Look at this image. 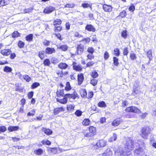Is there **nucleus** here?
Masks as SVG:
<instances>
[{
	"label": "nucleus",
	"instance_id": "obj_32",
	"mask_svg": "<svg viewBox=\"0 0 156 156\" xmlns=\"http://www.w3.org/2000/svg\"><path fill=\"white\" fill-rule=\"evenodd\" d=\"M98 105L99 107H106V105L104 101H101L99 102L98 104Z\"/></svg>",
	"mask_w": 156,
	"mask_h": 156
},
{
	"label": "nucleus",
	"instance_id": "obj_12",
	"mask_svg": "<svg viewBox=\"0 0 156 156\" xmlns=\"http://www.w3.org/2000/svg\"><path fill=\"white\" fill-rule=\"evenodd\" d=\"M103 8L105 12H111L112 11V7L111 5L104 4L103 5Z\"/></svg>",
	"mask_w": 156,
	"mask_h": 156
},
{
	"label": "nucleus",
	"instance_id": "obj_37",
	"mask_svg": "<svg viewBox=\"0 0 156 156\" xmlns=\"http://www.w3.org/2000/svg\"><path fill=\"white\" fill-rule=\"evenodd\" d=\"M43 63L45 66H49L50 64V60L48 59H45Z\"/></svg>",
	"mask_w": 156,
	"mask_h": 156
},
{
	"label": "nucleus",
	"instance_id": "obj_45",
	"mask_svg": "<svg viewBox=\"0 0 156 156\" xmlns=\"http://www.w3.org/2000/svg\"><path fill=\"white\" fill-rule=\"evenodd\" d=\"M130 57L132 60H135L136 58V55L134 53H130Z\"/></svg>",
	"mask_w": 156,
	"mask_h": 156
},
{
	"label": "nucleus",
	"instance_id": "obj_46",
	"mask_svg": "<svg viewBox=\"0 0 156 156\" xmlns=\"http://www.w3.org/2000/svg\"><path fill=\"white\" fill-rule=\"evenodd\" d=\"M71 89V87L70 85V83L69 82H67L66 83V86L65 88V90H69Z\"/></svg>",
	"mask_w": 156,
	"mask_h": 156
},
{
	"label": "nucleus",
	"instance_id": "obj_11",
	"mask_svg": "<svg viewBox=\"0 0 156 156\" xmlns=\"http://www.w3.org/2000/svg\"><path fill=\"white\" fill-rule=\"evenodd\" d=\"M77 53L80 55L84 51V46L81 44L78 45L77 47Z\"/></svg>",
	"mask_w": 156,
	"mask_h": 156
},
{
	"label": "nucleus",
	"instance_id": "obj_10",
	"mask_svg": "<svg viewBox=\"0 0 156 156\" xmlns=\"http://www.w3.org/2000/svg\"><path fill=\"white\" fill-rule=\"evenodd\" d=\"M76 63L74 62L73 63V69L77 71H80L82 70V68L81 66L79 65H76Z\"/></svg>",
	"mask_w": 156,
	"mask_h": 156
},
{
	"label": "nucleus",
	"instance_id": "obj_55",
	"mask_svg": "<svg viewBox=\"0 0 156 156\" xmlns=\"http://www.w3.org/2000/svg\"><path fill=\"white\" fill-rule=\"evenodd\" d=\"M87 51L89 53L93 54L94 52V49L92 47H89L87 49Z\"/></svg>",
	"mask_w": 156,
	"mask_h": 156
},
{
	"label": "nucleus",
	"instance_id": "obj_27",
	"mask_svg": "<svg viewBox=\"0 0 156 156\" xmlns=\"http://www.w3.org/2000/svg\"><path fill=\"white\" fill-rule=\"evenodd\" d=\"M44 51H40L39 52L38 56L42 59H43L44 57Z\"/></svg>",
	"mask_w": 156,
	"mask_h": 156
},
{
	"label": "nucleus",
	"instance_id": "obj_16",
	"mask_svg": "<svg viewBox=\"0 0 156 156\" xmlns=\"http://www.w3.org/2000/svg\"><path fill=\"white\" fill-rule=\"evenodd\" d=\"M11 51L9 49H4L1 51V53L4 55L8 56L11 53Z\"/></svg>",
	"mask_w": 156,
	"mask_h": 156
},
{
	"label": "nucleus",
	"instance_id": "obj_2",
	"mask_svg": "<svg viewBox=\"0 0 156 156\" xmlns=\"http://www.w3.org/2000/svg\"><path fill=\"white\" fill-rule=\"evenodd\" d=\"M139 147L135 151V153L137 154H141L145 148V144L143 141L140 140L138 141Z\"/></svg>",
	"mask_w": 156,
	"mask_h": 156
},
{
	"label": "nucleus",
	"instance_id": "obj_5",
	"mask_svg": "<svg viewBox=\"0 0 156 156\" xmlns=\"http://www.w3.org/2000/svg\"><path fill=\"white\" fill-rule=\"evenodd\" d=\"M126 110L128 112H133L136 113H139L140 112V110L135 106H131L127 108Z\"/></svg>",
	"mask_w": 156,
	"mask_h": 156
},
{
	"label": "nucleus",
	"instance_id": "obj_20",
	"mask_svg": "<svg viewBox=\"0 0 156 156\" xmlns=\"http://www.w3.org/2000/svg\"><path fill=\"white\" fill-rule=\"evenodd\" d=\"M57 97H58L60 96L64 97L65 95L64 93V90H58L57 91Z\"/></svg>",
	"mask_w": 156,
	"mask_h": 156
},
{
	"label": "nucleus",
	"instance_id": "obj_48",
	"mask_svg": "<svg viewBox=\"0 0 156 156\" xmlns=\"http://www.w3.org/2000/svg\"><path fill=\"white\" fill-rule=\"evenodd\" d=\"M23 78L27 82H29L31 80V78L29 77L27 75H24L23 76Z\"/></svg>",
	"mask_w": 156,
	"mask_h": 156
},
{
	"label": "nucleus",
	"instance_id": "obj_53",
	"mask_svg": "<svg viewBox=\"0 0 156 156\" xmlns=\"http://www.w3.org/2000/svg\"><path fill=\"white\" fill-rule=\"evenodd\" d=\"M82 113L80 110H78L75 112V114L77 116H80L81 115Z\"/></svg>",
	"mask_w": 156,
	"mask_h": 156
},
{
	"label": "nucleus",
	"instance_id": "obj_62",
	"mask_svg": "<svg viewBox=\"0 0 156 156\" xmlns=\"http://www.w3.org/2000/svg\"><path fill=\"white\" fill-rule=\"evenodd\" d=\"M43 44L45 46H48L50 44V42L47 40H44L43 42Z\"/></svg>",
	"mask_w": 156,
	"mask_h": 156
},
{
	"label": "nucleus",
	"instance_id": "obj_59",
	"mask_svg": "<svg viewBox=\"0 0 156 156\" xmlns=\"http://www.w3.org/2000/svg\"><path fill=\"white\" fill-rule=\"evenodd\" d=\"M128 48H124V50H123V54L124 55H127V54L128 53Z\"/></svg>",
	"mask_w": 156,
	"mask_h": 156
},
{
	"label": "nucleus",
	"instance_id": "obj_35",
	"mask_svg": "<svg viewBox=\"0 0 156 156\" xmlns=\"http://www.w3.org/2000/svg\"><path fill=\"white\" fill-rule=\"evenodd\" d=\"M35 153L37 155H40L43 153V150L40 148L38 149L35 151Z\"/></svg>",
	"mask_w": 156,
	"mask_h": 156
},
{
	"label": "nucleus",
	"instance_id": "obj_42",
	"mask_svg": "<svg viewBox=\"0 0 156 156\" xmlns=\"http://www.w3.org/2000/svg\"><path fill=\"white\" fill-rule=\"evenodd\" d=\"M81 5L83 8H87L88 7L91 8V5H90V4L87 3H82Z\"/></svg>",
	"mask_w": 156,
	"mask_h": 156
},
{
	"label": "nucleus",
	"instance_id": "obj_9",
	"mask_svg": "<svg viewBox=\"0 0 156 156\" xmlns=\"http://www.w3.org/2000/svg\"><path fill=\"white\" fill-rule=\"evenodd\" d=\"M77 79L78 85H80L82 83L84 79L83 74L81 73L78 74L77 76Z\"/></svg>",
	"mask_w": 156,
	"mask_h": 156
},
{
	"label": "nucleus",
	"instance_id": "obj_44",
	"mask_svg": "<svg viewBox=\"0 0 156 156\" xmlns=\"http://www.w3.org/2000/svg\"><path fill=\"white\" fill-rule=\"evenodd\" d=\"M98 74L97 72L94 71L91 73V76L94 78H96L98 76Z\"/></svg>",
	"mask_w": 156,
	"mask_h": 156
},
{
	"label": "nucleus",
	"instance_id": "obj_40",
	"mask_svg": "<svg viewBox=\"0 0 156 156\" xmlns=\"http://www.w3.org/2000/svg\"><path fill=\"white\" fill-rule=\"evenodd\" d=\"M40 85L39 83L37 82L34 83L31 85V87L32 89H34Z\"/></svg>",
	"mask_w": 156,
	"mask_h": 156
},
{
	"label": "nucleus",
	"instance_id": "obj_28",
	"mask_svg": "<svg viewBox=\"0 0 156 156\" xmlns=\"http://www.w3.org/2000/svg\"><path fill=\"white\" fill-rule=\"evenodd\" d=\"M90 121L88 119H85L83 121L82 123L83 125L87 126L90 124Z\"/></svg>",
	"mask_w": 156,
	"mask_h": 156
},
{
	"label": "nucleus",
	"instance_id": "obj_29",
	"mask_svg": "<svg viewBox=\"0 0 156 156\" xmlns=\"http://www.w3.org/2000/svg\"><path fill=\"white\" fill-rule=\"evenodd\" d=\"M12 70V69L8 66H5L4 67L3 71L6 72H11Z\"/></svg>",
	"mask_w": 156,
	"mask_h": 156
},
{
	"label": "nucleus",
	"instance_id": "obj_25",
	"mask_svg": "<svg viewBox=\"0 0 156 156\" xmlns=\"http://www.w3.org/2000/svg\"><path fill=\"white\" fill-rule=\"evenodd\" d=\"M43 131L45 133L48 135H51L52 133V131L48 129H44Z\"/></svg>",
	"mask_w": 156,
	"mask_h": 156
},
{
	"label": "nucleus",
	"instance_id": "obj_50",
	"mask_svg": "<svg viewBox=\"0 0 156 156\" xmlns=\"http://www.w3.org/2000/svg\"><path fill=\"white\" fill-rule=\"evenodd\" d=\"M59 48L63 51H66L68 49V46L66 45H62Z\"/></svg>",
	"mask_w": 156,
	"mask_h": 156
},
{
	"label": "nucleus",
	"instance_id": "obj_63",
	"mask_svg": "<svg viewBox=\"0 0 156 156\" xmlns=\"http://www.w3.org/2000/svg\"><path fill=\"white\" fill-rule=\"evenodd\" d=\"M34 95V92L33 91H31L30 93H29L28 95V97L29 99H31L32 98Z\"/></svg>",
	"mask_w": 156,
	"mask_h": 156
},
{
	"label": "nucleus",
	"instance_id": "obj_33",
	"mask_svg": "<svg viewBox=\"0 0 156 156\" xmlns=\"http://www.w3.org/2000/svg\"><path fill=\"white\" fill-rule=\"evenodd\" d=\"M84 134L85 135V136L87 137H92L95 135L94 133H91L89 131V132L86 133H84Z\"/></svg>",
	"mask_w": 156,
	"mask_h": 156
},
{
	"label": "nucleus",
	"instance_id": "obj_49",
	"mask_svg": "<svg viewBox=\"0 0 156 156\" xmlns=\"http://www.w3.org/2000/svg\"><path fill=\"white\" fill-rule=\"evenodd\" d=\"M126 15V12L125 10L122 11L120 13L119 16H121L122 18L125 17Z\"/></svg>",
	"mask_w": 156,
	"mask_h": 156
},
{
	"label": "nucleus",
	"instance_id": "obj_51",
	"mask_svg": "<svg viewBox=\"0 0 156 156\" xmlns=\"http://www.w3.org/2000/svg\"><path fill=\"white\" fill-rule=\"evenodd\" d=\"M24 42L21 41H19L18 44V47L20 48H23L24 46Z\"/></svg>",
	"mask_w": 156,
	"mask_h": 156
},
{
	"label": "nucleus",
	"instance_id": "obj_23",
	"mask_svg": "<svg viewBox=\"0 0 156 156\" xmlns=\"http://www.w3.org/2000/svg\"><path fill=\"white\" fill-rule=\"evenodd\" d=\"M81 95L82 97H84L87 96V93L86 90L85 89H82L80 91Z\"/></svg>",
	"mask_w": 156,
	"mask_h": 156
},
{
	"label": "nucleus",
	"instance_id": "obj_31",
	"mask_svg": "<svg viewBox=\"0 0 156 156\" xmlns=\"http://www.w3.org/2000/svg\"><path fill=\"white\" fill-rule=\"evenodd\" d=\"M62 23V21L60 19H56L53 21V25L54 26L57 24L60 25Z\"/></svg>",
	"mask_w": 156,
	"mask_h": 156
},
{
	"label": "nucleus",
	"instance_id": "obj_41",
	"mask_svg": "<svg viewBox=\"0 0 156 156\" xmlns=\"http://www.w3.org/2000/svg\"><path fill=\"white\" fill-rule=\"evenodd\" d=\"M114 64L116 66H118L119 64L118 62V59L117 58L115 57L113 58Z\"/></svg>",
	"mask_w": 156,
	"mask_h": 156
},
{
	"label": "nucleus",
	"instance_id": "obj_3",
	"mask_svg": "<svg viewBox=\"0 0 156 156\" xmlns=\"http://www.w3.org/2000/svg\"><path fill=\"white\" fill-rule=\"evenodd\" d=\"M151 129L148 127H144L142 129V136L144 139H147V136L151 132Z\"/></svg>",
	"mask_w": 156,
	"mask_h": 156
},
{
	"label": "nucleus",
	"instance_id": "obj_17",
	"mask_svg": "<svg viewBox=\"0 0 156 156\" xmlns=\"http://www.w3.org/2000/svg\"><path fill=\"white\" fill-rule=\"evenodd\" d=\"M47 151L50 153L55 154L57 152V149L56 147H48L47 149Z\"/></svg>",
	"mask_w": 156,
	"mask_h": 156
},
{
	"label": "nucleus",
	"instance_id": "obj_21",
	"mask_svg": "<svg viewBox=\"0 0 156 156\" xmlns=\"http://www.w3.org/2000/svg\"><path fill=\"white\" fill-rule=\"evenodd\" d=\"M117 137V136L116 134L114 133L113 134V136L109 138L108 141L110 142H112L113 141H115Z\"/></svg>",
	"mask_w": 156,
	"mask_h": 156
},
{
	"label": "nucleus",
	"instance_id": "obj_6",
	"mask_svg": "<svg viewBox=\"0 0 156 156\" xmlns=\"http://www.w3.org/2000/svg\"><path fill=\"white\" fill-rule=\"evenodd\" d=\"M107 142L104 140H99L96 144L97 148H99L101 147L105 146Z\"/></svg>",
	"mask_w": 156,
	"mask_h": 156
},
{
	"label": "nucleus",
	"instance_id": "obj_58",
	"mask_svg": "<svg viewBox=\"0 0 156 156\" xmlns=\"http://www.w3.org/2000/svg\"><path fill=\"white\" fill-rule=\"evenodd\" d=\"M121 36L124 38H126L127 36V33L126 31H122L121 33Z\"/></svg>",
	"mask_w": 156,
	"mask_h": 156
},
{
	"label": "nucleus",
	"instance_id": "obj_26",
	"mask_svg": "<svg viewBox=\"0 0 156 156\" xmlns=\"http://www.w3.org/2000/svg\"><path fill=\"white\" fill-rule=\"evenodd\" d=\"M147 55L149 58V60L151 61L152 59V51L151 50H149L147 52Z\"/></svg>",
	"mask_w": 156,
	"mask_h": 156
},
{
	"label": "nucleus",
	"instance_id": "obj_8",
	"mask_svg": "<svg viewBox=\"0 0 156 156\" xmlns=\"http://www.w3.org/2000/svg\"><path fill=\"white\" fill-rule=\"evenodd\" d=\"M112 152L111 151L110 148H108L104 153L99 154L98 156H112Z\"/></svg>",
	"mask_w": 156,
	"mask_h": 156
},
{
	"label": "nucleus",
	"instance_id": "obj_7",
	"mask_svg": "<svg viewBox=\"0 0 156 156\" xmlns=\"http://www.w3.org/2000/svg\"><path fill=\"white\" fill-rule=\"evenodd\" d=\"M55 9V7L51 6L46 7L44 10V12L45 13L49 14L51 13Z\"/></svg>",
	"mask_w": 156,
	"mask_h": 156
},
{
	"label": "nucleus",
	"instance_id": "obj_64",
	"mask_svg": "<svg viewBox=\"0 0 156 156\" xmlns=\"http://www.w3.org/2000/svg\"><path fill=\"white\" fill-rule=\"evenodd\" d=\"M138 93V91L136 89H134L131 95H132L135 96Z\"/></svg>",
	"mask_w": 156,
	"mask_h": 156
},
{
	"label": "nucleus",
	"instance_id": "obj_22",
	"mask_svg": "<svg viewBox=\"0 0 156 156\" xmlns=\"http://www.w3.org/2000/svg\"><path fill=\"white\" fill-rule=\"evenodd\" d=\"M68 66V65L65 63H61L58 65V67L61 69H65Z\"/></svg>",
	"mask_w": 156,
	"mask_h": 156
},
{
	"label": "nucleus",
	"instance_id": "obj_54",
	"mask_svg": "<svg viewBox=\"0 0 156 156\" xmlns=\"http://www.w3.org/2000/svg\"><path fill=\"white\" fill-rule=\"evenodd\" d=\"M97 80L95 79L91 80H90V83L94 86H95L97 84Z\"/></svg>",
	"mask_w": 156,
	"mask_h": 156
},
{
	"label": "nucleus",
	"instance_id": "obj_38",
	"mask_svg": "<svg viewBox=\"0 0 156 156\" xmlns=\"http://www.w3.org/2000/svg\"><path fill=\"white\" fill-rule=\"evenodd\" d=\"M75 5L74 3L67 4L64 7V8H73Z\"/></svg>",
	"mask_w": 156,
	"mask_h": 156
},
{
	"label": "nucleus",
	"instance_id": "obj_15",
	"mask_svg": "<svg viewBox=\"0 0 156 156\" xmlns=\"http://www.w3.org/2000/svg\"><path fill=\"white\" fill-rule=\"evenodd\" d=\"M64 109L62 107H61L55 108L53 112L55 115H56L60 112H64Z\"/></svg>",
	"mask_w": 156,
	"mask_h": 156
},
{
	"label": "nucleus",
	"instance_id": "obj_56",
	"mask_svg": "<svg viewBox=\"0 0 156 156\" xmlns=\"http://www.w3.org/2000/svg\"><path fill=\"white\" fill-rule=\"evenodd\" d=\"M119 156H127L126 152L125 151H121L119 153Z\"/></svg>",
	"mask_w": 156,
	"mask_h": 156
},
{
	"label": "nucleus",
	"instance_id": "obj_43",
	"mask_svg": "<svg viewBox=\"0 0 156 156\" xmlns=\"http://www.w3.org/2000/svg\"><path fill=\"white\" fill-rule=\"evenodd\" d=\"M41 143L43 144H46L47 145H50L51 144V142L48 140H43L41 141Z\"/></svg>",
	"mask_w": 156,
	"mask_h": 156
},
{
	"label": "nucleus",
	"instance_id": "obj_4",
	"mask_svg": "<svg viewBox=\"0 0 156 156\" xmlns=\"http://www.w3.org/2000/svg\"><path fill=\"white\" fill-rule=\"evenodd\" d=\"M71 98L73 99H75L76 98V95L73 94H65L63 99H61L60 103L62 104H65L66 103L67 101V98Z\"/></svg>",
	"mask_w": 156,
	"mask_h": 156
},
{
	"label": "nucleus",
	"instance_id": "obj_19",
	"mask_svg": "<svg viewBox=\"0 0 156 156\" xmlns=\"http://www.w3.org/2000/svg\"><path fill=\"white\" fill-rule=\"evenodd\" d=\"M18 126H9L8 127V129L9 132H12L14 131H16L19 129Z\"/></svg>",
	"mask_w": 156,
	"mask_h": 156
},
{
	"label": "nucleus",
	"instance_id": "obj_57",
	"mask_svg": "<svg viewBox=\"0 0 156 156\" xmlns=\"http://www.w3.org/2000/svg\"><path fill=\"white\" fill-rule=\"evenodd\" d=\"M31 112H30L27 114V115L30 116L31 115H34L35 114V111L33 109L31 111Z\"/></svg>",
	"mask_w": 156,
	"mask_h": 156
},
{
	"label": "nucleus",
	"instance_id": "obj_47",
	"mask_svg": "<svg viewBox=\"0 0 156 156\" xmlns=\"http://www.w3.org/2000/svg\"><path fill=\"white\" fill-rule=\"evenodd\" d=\"M7 130L6 128L4 126H0V133L4 132Z\"/></svg>",
	"mask_w": 156,
	"mask_h": 156
},
{
	"label": "nucleus",
	"instance_id": "obj_24",
	"mask_svg": "<svg viewBox=\"0 0 156 156\" xmlns=\"http://www.w3.org/2000/svg\"><path fill=\"white\" fill-rule=\"evenodd\" d=\"M89 131L95 135L96 134V128L93 126H90L89 128Z\"/></svg>",
	"mask_w": 156,
	"mask_h": 156
},
{
	"label": "nucleus",
	"instance_id": "obj_39",
	"mask_svg": "<svg viewBox=\"0 0 156 156\" xmlns=\"http://www.w3.org/2000/svg\"><path fill=\"white\" fill-rule=\"evenodd\" d=\"M74 108V106L72 105H67V109L68 111H71L73 110Z\"/></svg>",
	"mask_w": 156,
	"mask_h": 156
},
{
	"label": "nucleus",
	"instance_id": "obj_18",
	"mask_svg": "<svg viewBox=\"0 0 156 156\" xmlns=\"http://www.w3.org/2000/svg\"><path fill=\"white\" fill-rule=\"evenodd\" d=\"M55 50L54 48H47L46 49L45 52L49 54H51L52 53H55Z\"/></svg>",
	"mask_w": 156,
	"mask_h": 156
},
{
	"label": "nucleus",
	"instance_id": "obj_30",
	"mask_svg": "<svg viewBox=\"0 0 156 156\" xmlns=\"http://www.w3.org/2000/svg\"><path fill=\"white\" fill-rule=\"evenodd\" d=\"M33 9V8L30 7L27 9H25L23 10V12L24 13H29L32 12Z\"/></svg>",
	"mask_w": 156,
	"mask_h": 156
},
{
	"label": "nucleus",
	"instance_id": "obj_36",
	"mask_svg": "<svg viewBox=\"0 0 156 156\" xmlns=\"http://www.w3.org/2000/svg\"><path fill=\"white\" fill-rule=\"evenodd\" d=\"M20 34L17 31H15L12 34V37L13 38L17 37L20 36Z\"/></svg>",
	"mask_w": 156,
	"mask_h": 156
},
{
	"label": "nucleus",
	"instance_id": "obj_14",
	"mask_svg": "<svg viewBox=\"0 0 156 156\" xmlns=\"http://www.w3.org/2000/svg\"><path fill=\"white\" fill-rule=\"evenodd\" d=\"M85 29L87 30L90 31L95 32V29L92 25H87Z\"/></svg>",
	"mask_w": 156,
	"mask_h": 156
},
{
	"label": "nucleus",
	"instance_id": "obj_52",
	"mask_svg": "<svg viewBox=\"0 0 156 156\" xmlns=\"http://www.w3.org/2000/svg\"><path fill=\"white\" fill-rule=\"evenodd\" d=\"M115 52L114 55L117 56H118L120 54L119 49L118 48H116L114 50Z\"/></svg>",
	"mask_w": 156,
	"mask_h": 156
},
{
	"label": "nucleus",
	"instance_id": "obj_13",
	"mask_svg": "<svg viewBox=\"0 0 156 156\" xmlns=\"http://www.w3.org/2000/svg\"><path fill=\"white\" fill-rule=\"evenodd\" d=\"M122 121V119H117L114 120L112 123V125L114 126H117Z\"/></svg>",
	"mask_w": 156,
	"mask_h": 156
},
{
	"label": "nucleus",
	"instance_id": "obj_34",
	"mask_svg": "<svg viewBox=\"0 0 156 156\" xmlns=\"http://www.w3.org/2000/svg\"><path fill=\"white\" fill-rule=\"evenodd\" d=\"M26 40L27 41H32L33 38V35L32 34H30L27 35L26 37Z\"/></svg>",
	"mask_w": 156,
	"mask_h": 156
},
{
	"label": "nucleus",
	"instance_id": "obj_61",
	"mask_svg": "<svg viewBox=\"0 0 156 156\" xmlns=\"http://www.w3.org/2000/svg\"><path fill=\"white\" fill-rule=\"evenodd\" d=\"M129 9L130 11L133 12L135 9V7L133 5H132L129 8Z\"/></svg>",
	"mask_w": 156,
	"mask_h": 156
},
{
	"label": "nucleus",
	"instance_id": "obj_60",
	"mask_svg": "<svg viewBox=\"0 0 156 156\" xmlns=\"http://www.w3.org/2000/svg\"><path fill=\"white\" fill-rule=\"evenodd\" d=\"M109 57V55L108 53L106 51L104 55V58L105 59H107Z\"/></svg>",
	"mask_w": 156,
	"mask_h": 156
},
{
	"label": "nucleus",
	"instance_id": "obj_1",
	"mask_svg": "<svg viewBox=\"0 0 156 156\" xmlns=\"http://www.w3.org/2000/svg\"><path fill=\"white\" fill-rule=\"evenodd\" d=\"M134 147V142L132 140L129 139L127 140L126 143L125 144V152H129L130 151L132 150Z\"/></svg>",
	"mask_w": 156,
	"mask_h": 156
}]
</instances>
